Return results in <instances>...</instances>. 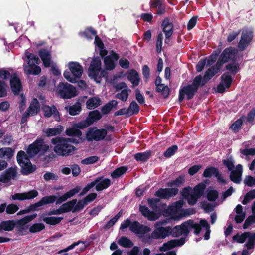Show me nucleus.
Returning a JSON list of instances; mask_svg holds the SVG:
<instances>
[{
    "label": "nucleus",
    "instance_id": "obj_1",
    "mask_svg": "<svg viewBox=\"0 0 255 255\" xmlns=\"http://www.w3.org/2000/svg\"><path fill=\"white\" fill-rule=\"evenodd\" d=\"M51 143L55 145L54 152L58 155L68 156L74 153L76 148L71 143H77L73 138L56 137L51 139Z\"/></svg>",
    "mask_w": 255,
    "mask_h": 255
},
{
    "label": "nucleus",
    "instance_id": "obj_2",
    "mask_svg": "<svg viewBox=\"0 0 255 255\" xmlns=\"http://www.w3.org/2000/svg\"><path fill=\"white\" fill-rule=\"evenodd\" d=\"M205 84L201 75L196 76L193 80L192 84L183 86L179 90L178 101L181 103L186 95V100H190L193 98L196 93L200 87H203Z\"/></svg>",
    "mask_w": 255,
    "mask_h": 255
},
{
    "label": "nucleus",
    "instance_id": "obj_3",
    "mask_svg": "<svg viewBox=\"0 0 255 255\" xmlns=\"http://www.w3.org/2000/svg\"><path fill=\"white\" fill-rule=\"evenodd\" d=\"M108 75L107 71L101 70V61L100 57H94L88 69V76L94 79L97 83H100L101 78H107Z\"/></svg>",
    "mask_w": 255,
    "mask_h": 255
},
{
    "label": "nucleus",
    "instance_id": "obj_4",
    "mask_svg": "<svg viewBox=\"0 0 255 255\" xmlns=\"http://www.w3.org/2000/svg\"><path fill=\"white\" fill-rule=\"evenodd\" d=\"M86 138L89 142L99 141L111 140L109 136L107 137V130L104 128H98L97 127L89 128L86 132Z\"/></svg>",
    "mask_w": 255,
    "mask_h": 255
},
{
    "label": "nucleus",
    "instance_id": "obj_5",
    "mask_svg": "<svg viewBox=\"0 0 255 255\" xmlns=\"http://www.w3.org/2000/svg\"><path fill=\"white\" fill-rule=\"evenodd\" d=\"M238 51L235 47L229 46L225 48L221 52L217 61V65L221 67L223 64L230 61L232 62H237L238 59Z\"/></svg>",
    "mask_w": 255,
    "mask_h": 255
},
{
    "label": "nucleus",
    "instance_id": "obj_6",
    "mask_svg": "<svg viewBox=\"0 0 255 255\" xmlns=\"http://www.w3.org/2000/svg\"><path fill=\"white\" fill-rule=\"evenodd\" d=\"M57 90L64 99H70L76 95V88L67 82H60L57 87Z\"/></svg>",
    "mask_w": 255,
    "mask_h": 255
},
{
    "label": "nucleus",
    "instance_id": "obj_7",
    "mask_svg": "<svg viewBox=\"0 0 255 255\" xmlns=\"http://www.w3.org/2000/svg\"><path fill=\"white\" fill-rule=\"evenodd\" d=\"M158 223H156V228L152 231L150 235L146 236V241L147 242L151 239H163L169 236V226L159 227L157 226Z\"/></svg>",
    "mask_w": 255,
    "mask_h": 255
},
{
    "label": "nucleus",
    "instance_id": "obj_8",
    "mask_svg": "<svg viewBox=\"0 0 255 255\" xmlns=\"http://www.w3.org/2000/svg\"><path fill=\"white\" fill-rule=\"evenodd\" d=\"M179 192L177 188H160L156 191L154 195L160 199L168 200L176 196Z\"/></svg>",
    "mask_w": 255,
    "mask_h": 255
},
{
    "label": "nucleus",
    "instance_id": "obj_9",
    "mask_svg": "<svg viewBox=\"0 0 255 255\" xmlns=\"http://www.w3.org/2000/svg\"><path fill=\"white\" fill-rule=\"evenodd\" d=\"M214 176L219 183L226 184V180L223 178L222 174L219 172L217 168L210 166L207 167L204 171L203 176L206 178H210L212 176Z\"/></svg>",
    "mask_w": 255,
    "mask_h": 255
},
{
    "label": "nucleus",
    "instance_id": "obj_10",
    "mask_svg": "<svg viewBox=\"0 0 255 255\" xmlns=\"http://www.w3.org/2000/svg\"><path fill=\"white\" fill-rule=\"evenodd\" d=\"M253 33L249 30L243 31L242 33L238 47L240 51L245 50L253 39Z\"/></svg>",
    "mask_w": 255,
    "mask_h": 255
},
{
    "label": "nucleus",
    "instance_id": "obj_11",
    "mask_svg": "<svg viewBox=\"0 0 255 255\" xmlns=\"http://www.w3.org/2000/svg\"><path fill=\"white\" fill-rule=\"evenodd\" d=\"M186 242V238L182 237L180 239L171 240L164 243L162 247L159 248V251L164 252L171 250L176 247H180L183 245Z\"/></svg>",
    "mask_w": 255,
    "mask_h": 255
},
{
    "label": "nucleus",
    "instance_id": "obj_12",
    "mask_svg": "<svg viewBox=\"0 0 255 255\" xmlns=\"http://www.w3.org/2000/svg\"><path fill=\"white\" fill-rule=\"evenodd\" d=\"M150 8L155 11L157 15H161L166 11L164 0H151L149 2Z\"/></svg>",
    "mask_w": 255,
    "mask_h": 255
},
{
    "label": "nucleus",
    "instance_id": "obj_13",
    "mask_svg": "<svg viewBox=\"0 0 255 255\" xmlns=\"http://www.w3.org/2000/svg\"><path fill=\"white\" fill-rule=\"evenodd\" d=\"M10 85L11 90L15 95H18L23 87L21 82L16 73H13L10 78Z\"/></svg>",
    "mask_w": 255,
    "mask_h": 255
},
{
    "label": "nucleus",
    "instance_id": "obj_14",
    "mask_svg": "<svg viewBox=\"0 0 255 255\" xmlns=\"http://www.w3.org/2000/svg\"><path fill=\"white\" fill-rule=\"evenodd\" d=\"M42 110L45 117L50 118L53 116L56 121H59L60 120V114L55 106L44 105Z\"/></svg>",
    "mask_w": 255,
    "mask_h": 255
},
{
    "label": "nucleus",
    "instance_id": "obj_15",
    "mask_svg": "<svg viewBox=\"0 0 255 255\" xmlns=\"http://www.w3.org/2000/svg\"><path fill=\"white\" fill-rule=\"evenodd\" d=\"M17 176V171L15 169L10 167L5 170L0 175V182L7 183L10 182L11 179H14Z\"/></svg>",
    "mask_w": 255,
    "mask_h": 255
},
{
    "label": "nucleus",
    "instance_id": "obj_16",
    "mask_svg": "<svg viewBox=\"0 0 255 255\" xmlns=\"http://www.w3.org/2000/svg\"><path fill=\"white\" fill-rule=\"evenodd\" d=\"M130 231L137 234H145L150 231V228L147 226L141 224L139 222L134 221L131 222Z\"/></svg>",
    "mask_w": 255,
    "mask_h": 255
},
{
    "label": "nucleus",
    "instance_id": "obj_17",
    "mask_svg": "<svg viewBox=\"0 0 255 255\" xmlns=\"http://www.w3.org/2000/svg\"><path fill=\"white\" fill-rule=\"evenodd\" d=\"M230 179L235 183L239 184L242 180V175L243 173V166L241 164H238L234 170L230 171Z\"/></svg>",
    "mask_w": 255,
    "mask_h": 255
},
{
    "label": "nucleus",
    "instance_id": "obj_18",
    "mask_svg": "<svg viewBox=\"0 0 255 255\" xmlns=\"http://www.w3.org/2000/svg\"><path fill=\"white\" fill-rule=\"evenodd\" d=\"M81 190V187L80 186H77L75 188L70 190L69 191L67 192L63 195L59 197H57V199H56V204L58 205L60 204L62 202H65L68 199L73 197L76 194L78 193Z\"/></svg>",
    "mask_w": 255,
    "mask_h": 255
},
{
    "label": "nucleus",
    "instance_id": "obj_19",
    "mask_svg": "<svg viewBox=\"0 0 255 255\" xmlns=\"http://www.w3.org/2000/svg\"><path fill=\"white\" fill-rule=\"evenodd\" d=\"M69 68L73 75V77L77 78H80L83 72L82 66L78 62H70L68 64Z\"/></svg>",
    "mask_w": 255,
    "mask_h": 255
},
{
    "label": "nucleus",
    "instance_id": "obj_20",
    "mask_svg": "<svg viewBox=\"0 0 255 255\" xmlns=\"http://www.w3.org/2000/svg\"><path fill=\"white\" fill-rule=\"evenodd\" d=\"M139 210L141 214L147 218L149 221H155L158 218V216L154 211H150L147 207L145 205H140Z\"/></svg>",
    "mask_w": 255,
    "mask_h": 255
},
{
    "label": "nucleus",
    "instance_id": "obj_21",
    "mask_svg": "<svg viewBox=\"0 0 255 255\" xmlns=\"http://www.w3.org/2000/svg\"><path fill=\"white\" fill-rule=\"evenodd\" d=\"M220 66L217 65V63L215 65L211 66L210 68L207 69L202 79L203 81L205 82V84L207 81L210 80L216 73H217L219 70L221 69Z\"/></svg>",
    "mask_w": 255,
    "mask_h": 255
},
{
    "label": "nucleus",
    "instance_id": "obj_22",
    "mask_svg": "<svg viewBox=\"0 0 255 255\" xmlns=\"http://www.w3.org/2000/svg\"><path fill=\"white\" fill-rule=\"evenodd\" d=\"M161 26L162 27V31L165 34H168L169 35H172L174 25L168 17H166L163 19L161 23Z\"/></svg>",
    "mask_w": 255,
    "mask_h": 255
},
{
    "label": "nucleus",
    "instance_id": "obj_23",
    "mask_svg": "<svg viewBox=\"0 0 255 255\" xmlns=\"http://www.w3.org/2000/svg\"><path fill=\"white\" fill-rule=\"evenodd\" d=\"M42 148V143L35 141L33 143L30 144L27 148V153L29 156L32 157L37 154Z\"/></svg>",
    "mask_w": 255,
    "mask_h": 255
},
{
    "label": "nucleus",
    "instance_id": "obj_24",
    "mask_svg": "<svg viewBox=\"0 0 255 255\" xmlns=\"http://www.w3.org/2000/svg\"><path fill=\"white\" fill-rule=\"evenodd\" d=\"M39 56L41 59L44 67H49L51 65V59L50 52L45 49H42L39 51Z\"/></svg>",
    "mask_w": 255,
    "mask_h": 255
},
{
    "label": "nucleus",
    "instance_id": "obj_25",
    "mask_svg": "<svg viewBox=\"0 0 255 255\" xmlns=\"http://www.w3.org/2000/svg\"><path fill=\"white\" fill-rule=\"evenodd\" d=\"M16 225V222L14 220L2 221L0 223V232L3 231H12Z\"/></svg>",
    "mask_w": 255,
    "mask_h": 255
},
{
    "label": "nucleus",
    "instance_id": "obj_26",
    "mask_svg": "<svg viewBox=\"0 0 255 255\" xmlns=\"http://www.w3.org/2000/svg\"><path fill=\"white\" fill-rule=\"evenodd\" d=\"M189 223H188V224L190 227V230L192 229H194V233L196 235H199L201 232L202 228H203V222H207V221L204 219H201L199 223L195 222L194 220L192 219H189Z\"/></svg>",
    "mask_w": 255,
    "mask_h": 255
},
{
    "label": "nucleus",
    "instance_id": "obj_27",
    "mask_svg": "<svg viewBox=\"0 0 255 255\" xmlns=\"http://www.w3.org/2000/svg\"><path fill=\"white\" fill-rule=\"evenodd\" d=\"M19 166L21 167V173L24 175H29L34 172L37 169L36 165H33L30 161Z\"/></svg>",
    "mask_w": 255,
    "mask_h": 255
},
{
    "label": "nucleus",
    "instance_id": "obj_28",
    "mask_svg": "<svg viewBox=\"0 0 255 255\" xmlns=\"http://www.w3.org/2000/svg\"><path fill=\"white\" fill-rule=\"evenodd\" d=\"M152 151L146 150L143 152H138L134 154L133 157L137 162H145L147 161L151 156Z\"/></svg>",
    "mask_w": 255,
    "mask_h": 255
},
{
    "label": "nucleus",
    "instance_id": "obj_29",
    "mask_svg": "<svg viewBox=\"0 0 255 255\" xmlns=\"http://www.w3.org/2000/svg\"><path fill=\"white\" fill-rule=\"evenodd\" d=\"M170 216L172 219L179 220L182 218V212L178 213L174 206L166 207L164 216Z\"/></svg>",
    "mask_w": 255,
    "mask_h": 255
},
{
    "label": "nucleus",
    "instance_id": "obj_30",
    "mask_svg": "<svg viewBox=\"0 0 255 255\" xmlns=\"http://www.w3.org/2000/svg\"><path fill=\"white\" fill-rule=\"evenodd\" d=\"M128 79L131 82L133 86H137L139 83V76L135 69L130 70L128 74Z\"/></svg>",
    "mask_w": 255,
    "mask_h": 255
},
{
    "label": "nucleus",
    "instance_id": "obj_31",
    "mask_svg": "<svg viewBox=\"0 0 255 255\" xmlns=\"http://www.w3.org/2000/svg\"><path fill=\"white\" fill-rule=\"evenodd\" d=\"M64 129V127L61 125H58L55 128H48L44 133L47 137H51L60 135Z\"/></svg>",
    "mask_w": 255,
    "mask_h": 255
},
{
    "label": "nucleus",
    "instance_id": "obj_32",
    "mask_svg": "<svg viewBox=\"0 0 255 255\" xmlns=\"http://www.w3.org/2000/svg\"><path fill=\"white\" fill-rule=\"evenodd\" d=\"M118 102L115 100H112L109 101L107 103L104 105L101 108V112L104 115L109 114L112 109H116Z\"/></svg>",
    "mask_w": 255,
    "mask_h": 255
},
{
    "label": "nucleus",
    "instance_id": "obj_33",
    "mask_svg": "<svg viewBox=\"0 0 255 255\" xmlns=\"http://www.w3.org/2000/svg\"><path fill=\"white\" fill-rule=\"evenodd\" d=\"M65 109L68 113L71 116L78 115L81 111V104L80 102H76L72 106L65 107Z\"/></svg>",
    "mask_w": 255,
    "mask_h": 255
},
{
    "label": "nucleus",
    "instance_id": "obj_34",
    "mask_svg": "<svg viewBox=\"0 0 255 255\" xmlns=\"http://www.w3.org/2000/svg\"><path fill=\"white\" fill-rule=\"evenodd\" d=\"M77 203V199H73L63 204L59 208L61 213H64L73 211V207Z\"/></svg>",
    "mask_w": 255,
    "mask_h": 255
},
{
    "label": "nucleus",
    "instance_id": "obj_35",
    "mask_svg": "<svg viewBox=\"0 0 255 255\" xmlns=\"http://www.w3.org/2000/svg\"><path fill=\"white\" fill-rule=\"evenodd\" d=\"M27 110L28 112H30L31 116L36 115L40 111V104L38 100L34 98Z\"/></svg>",
    "mask_w": 255,
    "mask_h": 255
},
{
    "label": "nucleus",
    "instance_id": "obj_36",
    "mask_svg": "<svg viewBox=\"0 0 255 255\" xmlns=\"http://www.w3.org/2000/svg\"><path fill=\"white\" fill-rule=\"evenodd\" d=\"M185 182L184 176L180 175L175 180H171L167 183V186L171 188H177L182 186Z\"/></svg>",
    "mask_w": 255,
    "mask_h": 255
},
{
    "label": "nucleus",
    "instance_id": "obj_37",
    "mask_svg": "<svg viewBox=\"0 0 255 255\" xmlns=\"http://www.w3.org/2000/svg\"><path fill=\"white\" fill-rule=\"evenodd\" d=\"M101 104V101L100 98L98 97H93L90 98L86 102V106L88 109H93Z\"/></svg>",
    "mask_w": 255,
    "mask_h": 255
},
{
    "label": "nucleus",
    "instance_id": "obj_38",
    "mask_svg": "<svg viewBox=\"0 0 255 255\" xmlns=\"http://www.w3.org/2000/svg\"><path fill=\"white\" fill-rule=\"evenodd\" d=\"M221 51V47H218L216 50H214L206 60L207 65L208 66L212 65L217 60L218 57H219Z\"/></svg>",
    "mask_w": 255,
    "mask_h": 255
},
{
    "label": "nucleus",
    "instance_id": "obj_39",
    "mask_svg": "<svg viewBox=\"0 0 255 255\" xmlns=\"http://www.w3.org/2000/svg\"><path fill=\"white\" fill-rule=\"evenodd\" d=\"M25 72L27 74H33L35 75H38L41 71V68L35 64H28L27 66L24 67Z\"/></svg>",
    "mask_w": 255,
    "mask_h": 255
},
{
    "label": "nucleus",
    "instance_id": "obj_40",
    "mask_svg": "<svg viewBox=\"0 0 255 255\" xmlns=\"http://www.w3.org/2000/svg\"><path fill=\"white\" fill-rule=\"evenodd\" d=\"M101 118L102 115L97 110L89 112L87 117V119L91 125L94 124V122L99 120Z\"/></svg>",
    "mask_w": 255,
    "mask_h": 255
},
{
    "label": "nucleus",
    "instance_id": "obj_41",
    "mask_svg": "<svg viewBox=\"0 0 255 255\" xmlns=\"http://www.w3.org/2000/svg\"><path fill=\"white\" fill-rule=\"evenodd\" d=\"M111 184V180L108 178H104L97 182L95 185V189L97 191H101L108 188Z\"/></svg>",
    "mask_w": 255,
    "mask_h": 255
},
{
    "label": "nucleus",
    "instance_id": "obj_42",
    "mask_svg": "<svg viewBox=\"0 0 255 255\" xmlns=\"http://www.w3.org/2000/svg\"><path fill=\"white\" fill-rule=\"evenodd\" d=\"M128 170L127 166H123L116 168L111 173V176L113 179L118 178L124 175Z\"/></svg>",
    "mask_w": 255,
    "mask_h": 255
},
{
    "label": "nucleus",
    "instance_id": "obj_43",
    "mask_svg": "<svg viewBox=\"0 0 255 255\" xmlns=\"http://www.w3.org/2000/svg\"><path fill=\"white\" fill-rule=\"evenodd\" d=\"M17 161L19 165L23 164L26 162H29L30 158L27 154L23 150H20L18 152L16 156Z\"/></svg>",
    "mask_w": 255,
    "mask_h": 255
},
{
    "label": "nucleus",
    "instance_id": "obj_44",
    "mask_svg": "<svg viewBox=\"0 0 255 255\" xmlns=\"http://www.w3.org/2000/svg\"><path fill=\"white\" fill-rule=\"evenodd\" d=\"M63 218L62 217H46L43 218V221L45 222L47 224L50 225H56L59 224L62 220Z\"/></svg>",
    "mask_w": 255,
    "mask_h": 255
},
{
    "label": "nucleus",
    "instance_id": "obj_45",
    "mask_svg": "<svg viewBox=\"0 0 255 255\" xmlns=\"http://www.w3.org/2000/svg\"><path fill=\"white\" fill-rule=\"evenodd\" d=\"M221 83H222L228 89L231 87L233 78L229 72L224 73L221 77Z\"/></svg>",
    "mask_w": 255,
    "mask_h": 255
},
{
    "label": "nucleus",
    "instance_id": "obj_46",
    "mask_svg": "<svg viewBox=\"0 0 255 255\" xmlns=\"http://www.w3.org/2000/svg\"><path fill=\"white\" fill-rule=\"evenodd\" d=\"M103 178V176L97 178L94 181L91 182L90 183L88 184L80 193L79 196H82L86 194L92 188H93L97 182H99Z\"/></svg>",
    "mask_w": 255,
    "mask_h": 255
},
{
    "label": "nucleus",
    "instance_id": "obj_47",
    "mask_svg": "<svg viewBox=\"0 0 255 255\" xmlns=\"http://www.w3.org/2000/svg\"><path fill=\"white\" fill-rule=\"evenodd\" d=\"M225 68L234 76L239 71L240 64L236 62L229 63L226 65Z\"/></svg>",
    "mask_w": 255,
    "mask_h": 255
},
{
    "label": "nucleus",
    "instance_id": "obj_48",
    "mask_svg": "<svg viewBox=\"0 0 255 255\" xmlns=\"http://www.w3.org/2000/svg\"><path fill=\"white\" fill-rule=\"evenodd\" d=\"M65 133L69 136H75L79 138H81L82 135V133L79 129L74 128H67Z\"/></svg>",
    "mask_w": 255,
    "mask_h": 255
},
{
    "label": "nucleus",
    "instance_id": "obj_49",
    "mask_svg": "<svg viewBox=\"0 0 255 255\" xmlns=\"http://www.w3.org/2000/svg\"><path fill=\"white\" fill-rule=\"evenodd\" d=\"M129 113V116L137 115L140 110V107L135 101H132L128 108Z\"/></svg>",
    "mask_w": 255,
    "mask_h": 255
},
{
    "label": "nucleus",
    "instance_id": "obj_50",
    "mask_svg": "<svg viewBox=\"0 0 255 255\" xmlns=\"http://www.w3.org/2000/svg\"><path fill=\"white\" fill-rule=\"evenodd\" d=\"M14 154V150L10 147H5L1 148V158L6 157L8 159H10Z\"/></svg>",
    "mask_w": 255,
    "mask_h": 255
},
{
    "label": "nucleus",
    "instance_id": "obj_51",
    "mask_svg": "<svg viewBox=\"0 0 255 255\" xmlns=\"http://www.w3.org/2000/svg\"><path fill=\"white\" fill-rule=\"evenodd\" d=\"M57 199V197L55 195L46 196L42 197L41 199L39 201V203L41 206L47 205L48 204L53 203Z\"/></svg>",
    "mask_w": 255,
    "mask_h": 255
},
{
    "label": "nucleus",
    "instance_id": "obj_52",
    "mask_svg": "<svg viewBox=\"0 0 255 255\" xmlns=\"http://www.w3.org/2000/svg\"><path fill=\"white\" fill-rule=\"evenodd\" d=\"M155 91L156 92L160 93L164 98H167L170 92V90L168 86L165 85L164 84H160L159 89L157 90L156 88Z\"/></svg>",
    "mask_w": 255,
    "mask_h": 255
},
{
    "label": "nucleus",
    "instance_id": "obj_53",
    "mask_svg": "<svg viewBox=\"0 0 255 255\" xmlns=\"http://www.w3.org/2000/svg\"><path fill=\"white\" fill-rule=\"evenodd\" d=\"M205 188L206 186L205 184L199 183L194 188L192 193L197 196V197L200 198L203 194Z\"/></svg>",
    "mask_w": 255,
    "mask_h": 255
},
{
    "label": "nucleus",
    "instance_id": "obj_54",
    "mask_svg": "<svg viewBox=\"0 0 255 255\" xmlns=\"http://www.w3.org/2000/svg\"><path fill=\"white\" fill-rule=\"evenodd\" d=\"M118 244L124 248H130L133 246V243L128 238L123 236L118 241Z\"/></svg>",
    "mask_w": 255,
    "mask_h": 255
},
{
    "label": "nucleus",
    "instance_id": "obj_55",
    "mask_svg": "<svg viewBox=\"0 0 255 255\" xmlns=\"http://www.w3.org/2000/svg\"><path fill=\"white\" fill-rule=\"evenodd\" d=\"M251 235L250 232H246L242 233L241 235L237 234L233 237V240H236L238 243H243L249 236Z\"/></svg>",
    "mask_w": 255,
    "mask_h": 255
},
{
    "label": "nucleus",
    "instance_id": "obj_56",
    "mask_svg": "<svg viewBox=\"0 0 255 255\" xmlns=\"http://www.w3.org/2000/svg\"><path fill=\"white\" fill-rule=\"evenodd\" d=\"M129 91H130V90L128 88L124 89L122 90L120 93H117L115 95V98L119 99L122 101L126 102L129 96Z\"/></svg>",
    "mask_w": 255,
    "mask_h": 255
},
{
    "label": "nucleus",
    "instance_id": "obj_57",
    "mask_svg": "<svg viewBox=\"0 0 255 255\" xmlns=\"http://www.w3.org/2000/svg\"><path fill=\"white\" fill-rule=\"evenodd\" d=\"M163 39V35L162 32H159L157 36L156 42V51L157 53L160 54L161 52L162 48V41Z\"/></svg>",
    "mask_w": 255,
    "mask_h": 255
},
{
    "label": "nucleus",
    "instance_id": "obj_58",
    "mask_svg": "<svg viewBox=\"0 0 255 255\" xmlns=\"http://www.w3.org/2000/svg\"><path fill=\"white\" fill-rule=\"evenodd\" d=\"M45 229V225L42 223H34L29 228V232L32 233L39 232Z\"/></svg>",
    "mask_w": 255,
    "mask_h": 255
},
{
    "label": "nucleus",
    "instance_id": "obj_59",
    "mask_svg": "<svg viewBox=\"0 0 255 255\" xmlns=\"http://www.w3.org/2000/svg\"><path fill=\"white\" fill-rule=\"evenodd\" d=\"M189 223V220L182 223L180 225H179L181 232H182V235H183L186 238V237L188 236L190 233V227L188 224Z\"/></svg>",
    "mask_w": 255,
    "mask_h": 255
},
{
    "label": "nucleus",
    "instance_id": "obj_60",
    "mask_svg": "<svg viewBox=\"0 0 255 255\" xmlns=\"http://www.w3.org/2000/svg\"><path fill=\"white\" fill-rule=\"evenodd\" d=\"M37 215L36 213H33L31 215L26 216L23 218L18 220L17 223L20 225H25L35 219L37 217Z\"/></svg>",
    "mask_w": 255,
    "mask_h": 255
},
{
    "label": "nucleus",
    "instance_id": "obj_61",
    "mask_svg": "<svg viewBox=\"0 0 255 255\" xmlns=\"http://www.w3.org/2000/svg\"><path fill=\"white\" fill-rule=\"evenodd\" d=\"M178 150V146L176 145H173L168 147L167 150L164 152L163 155L166 158H169L173 155Z\"/></svg>",
    "mask_w": 255,
    "mask_h": 255
},
{
    "label": "nucleus",
    "instance_id": "obj_62",
    "mask_svg": "<svg viewBox=\"0 0 255 255\" xmlns=\"http://www.w3.org/2000/svg\"><path fill=\"white\" fill-rule=\"evenodd\" d=\"M247 238L248 240L247 242L245 244V246L248 250L252 249L254 247L255 243V233H251V235Z\"/></svg>",
    "mask_w": 255,
    "mask_h": 255
},
{
    "label": "nucleus",
    "instance_id": "obj_63",
    "mask_svg": "<svg viewBox=\"0 0 255 255\" xmlns=\"http://www.w3.org/2000/svg\"><path fill=\"white\" fill-rule=\"evenodd\" d=\"M180 227L179 225L175 226L173 228L169 226V235H171L174 237H178L182 235Z\"/></svg>",
    "mask_w": 255,
    "mask_h": 255
},
{
    "label": "nucleus",
    "instance_id": "obj_64",
    "mask_svg": "<svg viewBox=\"0 0 255 255\" xmlns=\"http://www.w3.org/2000/svg\"><path fill=\"white\" fill-rule=\"evenodd\" d=\"M91 125H92L86 118V119L75 124L74 127L79 129H83Z\"/></svg>",
    "mask_w": 255,
    "mask_h": 255
}]
</instances>
